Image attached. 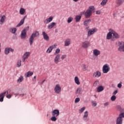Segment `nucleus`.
Listing matches in <instances>:
<instances>
[{
  "label": "nucleus",
  "instance_id": "1",
  "mask_svg": "<svg viewBox=\"0 0 124 124\" xmlns=\"http://www.w3.org/2000/svg\"><path fill=\"white\" fill-rule=\"evenodd\" d=\"M93 11H94V7L93 6H90L89 9L84 13L85 18H90L93 14Z\"/></svg>",
  "mask_w": 124,
  "mask_h": 124
},
{
  "label": "nucleus",
  "instance_id": "2",
  "mask_svg": "<svg viewBox=\"0 0 124 124\" xmlns=\"http://www.w3.org/2000/svg\"><path fill=\"white\" fill-rule=\"evenodd\" d=\"M38 36H39V32L37 31H35L31 34L29 39V42L31 46L32 45V43H33V40H34V38H35V37H37Z\"/></svg>",
  "mask_w": 124,
  "mask_h": 124
},
{
  "label": "nucleus",
  "instance_id": "3",
  "mask_svg": "<svg viewBox=\"0 0 124 124\" xmlns=\"http://www.w3.org/2000/svg\"><path fill=\"white\" fill-rule=\"evenodd\" d=\"M103 73H108L110 71V66L108 64H105L102 68Z\"/></svg>",
  "mask_w": 124,
  "mask_h": 124
},
{
  "label": "nucleus",
  "instance_id": "4",
  "mask_svg": "<svg viewBox=\"0 0 124 124\" xmlns=\"http://www.w3.org/2000/svg\"><path fill=\"white\" fill-rule=\"evenodd\" d=\"M123 118H124V113H122L117 118L116 124H123Z\"/></svg>",
  "mask_w": 124,
  "mask_h": 124
},
{
  "label": "nucleus",
  "instance_id": "5",
  "mask_svg": "<svg viewBox=\"0 0 124 124\" xmlns=\"http://www.w3.org/2000/svg\"><path fill=\"white\" fill-rule=\"evenodd\" d=\"M118 51L120 52H124V42H119L118 43Z\"/></svg>",
  "mask_w": 124,
  "mask_h": 124
},
{
  "label": "nucleus",
  "instance_id": "6",
  "mask_svg": "<svg viewBox=\"0 0 124 124\" xmlns=\"http://www.w3.org/2000/svg\"><path fill=\"white\" fill-rule=\"evenodd\" d=\"M90 44H91L90 43V42L88 41H85L84 42H82L81 46L84 49H87L90 47Z\"/></svg>",
  "mask_w": 124,
  "mask_h": 124
},
{
  "label": "nucleus",
  "instance_id": "7",
  "mask_svg": "<svg viewBox=\"0 0 124 124\" xmlns=\"http://www.w3.org/2000/svg\"><path fill=\"white\" fill-rule=\"evenodd\" d=\"M54 92L55 93L59 94L62 92V87L59 84H57L54 88Z\"/></svg>",
  "mask_w": 124,
  "mask_h": 124
},
{
  "label": "nucleus",
  "instance_id": "8",
  "mask_svg": "<svg viewBox=\"0 0 124 124\" xmlns=\"http://www.w3.org/2000/svg\"><path fill=\"white\" fill-rule=\"evenodd\" d=\"M20 37L21 39H26L27 37V30L24 29L21 31V33L20 34Z\"/></svg>",
  "mask_w": 124,
  "mask_h": 124
},
{
  "label": "nucleus",
  "instance_id": "9",
  "mask_svg": "<svg viewBox=\"0 0 124 124\" xmlns=\"http://www.w3.org/2000/svg\"><path fill=\"white\" fill-rule=\"evenodd\" d=\"M96 31H97L96 28L92 29L88 31L87 35L88 36H91V35L93 34V33L96 32Z\"/></svg>",
  "mask_w": 124,
  "mask_h": 124
},
{
  "label": "nucleus",
  "instance_id": "10",
  "mask_svg": "<svg viewBox=\"0 0 124 124\" xmlns=\"http://www.w3.org/2000/svg\"><path fill=\"white\" fill-rule=\"evenodd\" d=\"M31 55V52H26L22 57V62H24L25 61H26V59H28L30 57Z\"/></svg>",
  "mask_w": 124,
  "mask_h": 124
},
{
  "label": "nucleus",
  "instance_id": "11",
  "mask_svg": "<svg viewBox=\"0 0 124 124\" xmlns=\"http://www.w3.org/2000/svg\"><path fill=\"white\" fill-rule=\"evenodd\" d=\"M89 117V112L88 111H86L84 112V115H83V121L84 122H88L89 121V118H88Z\"/></svg>",
  "mask_w": 124,
  "mask_h": 124
},
{
  "label": "nucleus",
  "instance_id": "12",
  "mask_svg": "<svg viewBox=\"0 0 124 124\" xmlns=\"http://www.w3.org/2000/svg\"><path fill=\"white\" fill-rule=\"evenodd\" d=\"M42 35L43 36L44 39H45V40H46V41H49V40H50V38L49 37V36H48V34L46 32L43 31Z\"/></svg>",
  "mask_w": 124,
  "mask_h": 124
},
{
  "label": "nucleus",
  "instance_id": "13",
  "mask_svg": "<svg viewBox=\"0 0 124 124\" xmlns=\"http://www.w3.org/2000/svg\"><path fill=\"white\" fill-rule=\"evenodd\" d=\"M60 60H61V54H57L54 58L55 63L58 64L60 62Z\"/></svg>",
  "mask_w": 124,
  "mask_h": 124
},
{
  "label": "nucleus",
  "instance_id": "14",
  "mask_svg": "<svg viewBox=\"0 0 124 124\" xmlns=\"http://www.w3.org/2000/svg\"><path fill=\"white\" fill-rule=\"evenodd\" d=\"M93 76L94 78H98L101 76V73L98 71H96L93 73Z\"/></svg>",
  "mask_w": 124,
  "mask_h": 124
},
{
  "label": "nucleus",
  "instance_id": "15",
  "mask_svg": "<svg viewBox=\"0 0 124 124\" xmlns=\"http://www.w3.org/2000/svg\"><path fill=\"white\" fill-rule=\"evenodd\" d=\"M6 93H8V92L6 91L3 93H1L0 94V102H2V101H3V99L4 98L5 94H6Z\"/></svg>",
  "mask_w": 124,
  "mask_h": 124
},
{
  "label": "nucleus",
  "instance_id": "16",
  "mask_svg": "<svg viewBox=\"0 0 124 124\" xmlns=\"http://www.w3.org/2000/svg\"><path fill=\"white\" fill-rule=\"evenodd\" d=\"M112 38H111V40H112V41H114V40H115L114 38H120V35H119L116 32H113L112 31Z\"/></svg>",
  "mask_w": 124,
  "mask_h": 124
},
{
  "label": "nucleus",
  "instance_id": "17",
  "mask_svg": "<svg viewBox=\"0 0 124 124\" xmlns=\"http://www.w3.org/2000/svg\"><path fill=\"white\" fill-rule=\"evenodd\" d=\"M52 114L54 117H58L60 115V111L58 109H55L52 111Z\"/></svg>",
  "mask_w": 124,
  "mask_h": 124
},
{
  "label": "nucleus",
  "instance_id": "18",
  "mask_svg": "<svg viewBox=\"0 0 124 124\" xmlns=\"http://www.w3.org/2000/svg\"><path fill=\"white\" fill-rule=\"evenodd\" d=\"M27 18V16H25L20 21V22L16 25V28H19V27H21L22 25H23L25 22V19Z\"/></svg>",
  "mask_w": 124,
  "mask_h": 124
},
{
  "label": "nucleus",
  "instance_id": "19",
  "mask_svg": "<svg viewBox=\"0 0 124 124\" xmlns=\"http://www.w3.org/2000/svg\"><path fill=\"white\" fill-rule=\"evenodd\" d=\"M6 19V16H1V18L0 19V25H3Z\"/></svg>",
  "mask_w": 124,
  "mask_h": 124
},
{
  "label": "nucleus",
  "instance_id": "20",
  "mask_svg": "<svg viewBox=\"0 0 124 124\" xmlns=\"http://www.w3.org/2000/svg\"><path fill=\"white\" fill-rule=\"evenodd\" d=\"M93 54L94 56L97 57V56H99V55H100V51L98 49H94L93 50Z\"/></svg>",
  "mask_w": 124,
  "mask_h": 124
},
{
  "label": "nucleus",
  "instance_id": "21",
  "mask_svg": "<svg viewBox=\"0 0 124 124\" xmlns=\"http://www.w3.org/2000/svg\"><path fill=\"white\" fill-rule=\"evenodd\" d=\"M71 44V40L70 39H66L65 41L64 46H69Z\"/></svg>",
  "mask_w": 124,
  "mask_h": 124
},
{
  "label": "nucleus",
  "instance_id": "22",
  "mask_svg": "<svg viewBox=\"0 0 124 124\" xmlns=\"http://www.w3.org/2000/svg\"><path fill=\"white\" fill-rule=\"evenodd\" d=\"M32 75H33V72L29 71L25 74V77L26 78H27L28 77H31V76H32Z\"/></svg>",
  "mask_w": 124,
  "mask_h": 124
},
{
  "label": "nucleus",
  "instance_id": "23",
  "mask_svg": "<svg viewBox=\"0 0 124 124\" xmlns=\"http://www.w3.org/2000/svg\"><path fill=\"white\" fill-rule=\"evenodd\" d=\"M53 21V17L52 16H50L49 18H47L45 20V24H49L50 22Z\"/></svg>",
  "mask_w": 124,
  "mask_h": 124
},
{
  "label": "nucleus",
  "instance_id": "24",
  "mask_svg": "<svg viewBox=\"0 0 124 124\" xmlns=\"http://www.w3.org/2000/svg\"><path fill=\"white\" fill-rule=\"evenodd\" d=\"M91 19H86L83 22V25L84 26H85V27H87L88 26V25H89V24H90V23H91Z\"/></svg>",
  "mask_w": 124,
  "mask_h": 124
},
{
  "label": "nucleus",
  "instance_id": "25",
  "mask_svg": "<svg viewBox=\"0 0 124 124\" xmlns=\"http://www.w3.org/2000/svg\"><path fill=\"white\" fill-rule=\"evenodd\" d=\"M112 34H113V31H109L107 35V39H111L112 38Z\"/></svg>",
  "mask_w": 124,
  "mask_h": 124
},
{
  "label": "nucleus",
  "instance_id": "26",
  "mask_svg": "<svg viewBox=\"0 0 124 124\" xmlns=\"http://www.w3.org/2000/svg\"><path fill=\"white\" fill-rule=\"evenodd\" d=\"M81 18H82L81 15H77L76 16L75 18V20H76V22L77 23L78 22H80V20H81Z\"/></svg>",
  "mask_w": 124,
  "mask_h": 124
},
{
  "label": "nucleus",
  "instance_id": "27",
  "mask_svg": "<svg viewBox=\"0 0 124 124\" xmlns=\"http://www.w3.org/2000/svg\"><path fill=\"white\" fill-rule=\"evenodd\" d=\"M55 26H56V23L52 22L48 25L47 28L48 30H51V29H53Z\"/></svg>",
  "mask_w": 124,
  "mask_h": 124
},
{
  "label": "nucleus",
  "instance_id": "28",
  "mask_svg": "<svg viewBox=\"0 0 124 124\" xmlns=\"http://www.w3.org/2000/svg\"><path fill=\"white\" fill-rule=\"evenodd\" d=\"M75 93L76 94H82V88H78Z\"/></svg>",
  "mask_w": 124,
  "mask_h": 124
},
{
  "label": "nucleus",
  "instance_id": "29",
  "mask_svg": "<svg viewBox=\"0 0 124 124\" xmlns=\"http://www.w3.org/2000/svg\"><path fill=\"white\" fill-rule=\"evenodd\" d=\"M75 82L77 85H80V84H81L80 81H79V78L78 77H75Z\"/></svg>",
  "mask_w": 124,
  "mask_h": 124
},
{
  "label": "nucleus",
  "instance_id": "30",
  "mask_svg": "<svg viewBox=\"0 0 124 124\" xmlns=\"http://www.w3.org/2000/svg\"><path fill=\"white\" fill-rule=\"evenodd\" d=\"M24 81V77L20 76L17 80V83H22Z\"/></svg>",
  "mask_w": 124,
  "mask_h": 124
},
{
  "label": "nucleus",
  "instance_id": "31",
  "mask_svg": "<svg viewBox=\"0 0 124 124\" xmlns=\"http://www.w3.org/2000/svg\"><path fill=\"white\" fill-rule=\"evenodd\" d=\"M104 90V88H103V86H100L97 88V92H98V93H100V92H102V91H103Z\"/></svg>",
  "mask_w": 124,
  "mask_h": 124
},
{
  "label": "nucleus",
  "instance_id": "32",
  "mask_svg": "<svg viewBox=\"0 0 124 124\" xmlns=\"http://www.w3.org/2000/svg\"><path fill=\"white\" fill-rule=\"evenodd\" d=\"M116 3L118 5H122L124 3V0H117Z\"/></svg>",
  "mask_w": 124,
  "mask_h": 124
},
{
  "label": "nucleus",
  "instance_id": "33",
  "mask_svg": "<svg viewBox=\"0 0 124 124\" xmlns=\"http://www.w3.org/2000/svg\"><path fill=\"white\" fill-rule=\"evenodd\" d=\"M108 2V0H102L101 2V5H102V6H104V5H106V3H107Z\"/></svg>",
  "mask_w": 124,
  "mask_h": 124
},
{
  "label": "nucleus",
  "instance_id": "34",
  "mask_svg": "<svg viewBox=\"0 0 124 124\" xmlns=\"http://www.w3.org/2000/svg\"><path fill=\"white\" fill-rule=\"evenodd\" d=\"M10 32H12V33H16V31H17V29L16 28H11L10 29Z\"/></svg>",
  "mask_w": 124,
  "mask_h": 124
},
{
  "label": "nucleus",
  "instance_id": "35",
  "mask_svg": "<svg viewBox=\"0 0 124 124\" xmlns=\"http://www.w3.org/2000/svg\"><path fill=\"white\" fill-rule=\"evenodd\" d=\"M25 12H26V11L25 10V9L23 8H21L19 10V13L21 15H24Z\"/></svg>",
  "mask_w": 124,
  "mask_h": 124
},
{
  "label": "nucleus",
  "instance_id": "36",
  "mask_svg": "<svg viewBox=\"0 0 124 124\" xmlns=\"http://www.w3.org/2000/svg\"><path fill=\"white\" fill-rule=\"evenodd\" d=\"M22 65V61L21 60H18L17 62V66L20 67Z\"/></svg>",
  "mask_w": 124,
  "mask_h": 124
},
{
  "label": "nucleus",
  "instance_id": "37",
  "mask_svg": "<svg viewBox=\"0 0 124 124\" xmlns=\"http://www.w3.org/2000/svg\"><path fill=\"white\" fill-rule=\"evenodd\" d=\"M52 51H53L52 48L49 46L47 49V50H46V53H47V54H50V53H51Z\"/></svg>",
  "mask_w": 124,
  "mask_h": 124
},
{
  "label": "nucleus",
  "instance_id": "38",
  "mask_svg": "<svg viewBox=\"0 0 124 124\" xmlns=\"http://www.w3.org/2000/svg\"><path fill=\"white\" fill-rule=\"evenodd\" d=\"M73 20V17H69L68 18L67 22H68V24H70V23H71V22H72Z\"/></svg>",
  "mask_w": 124,
  "mask_h": 124
},
{
  "label": "nucleus",
  "instance_id": "39",
  "mask_svg": "<svg viewBox=\"0 0 124 124\" xmlns=\"http://www.w3.org/2000/svg\"><path fill=\"white\" fill-rule=\"evenodd\" d=\"M57 46H58V44H54L51 45L49 47H51L52 48V50H53V49H56V48H57Z\"/></svg>",
  "mask_w": 124,
  "mask_h": 124
},
{
  "label": "nucleus",
  "instance_id": "40",
  "mask_svg": "<svg viewBox=\"0 0 124 124\" xmlns=\"http://www.w3.org/2000/svg\"><path fill=\"white\" fill-rule=\"evenodd\" d=\"M66 57H67L66 54H63L61 56V59L62 60V61H63V60H64V59H66Z\"/></svg>",
  "mask_w": 124,
  "mask_h": 124
},
{
  "label": "nucleus",
  "instance_id": "41",
  "mask_svg": "<svg viewBox=\"0 0 124 124\" xmlns=\"http://www.w3.org/2000/svg\"><path fill=\"white\" fill-rule=\"evenodd\" d=\"M60 52H61V50L60 49V48H57L56 49L54 54L58 55L59 54Z\"/></svg>",
  "mask_w": 124,
  "mask_h": 124
},
{
  "label": "nucleus",
  "instance_id": "42",
  "mask_svg": "<svg viewBox=\"0 0 124 124\" xmlns=\"http://www.w3.org/2000/svg\"><path fill=\"white\" fill-rule=\"evenodd\" d=\"M82 69L83 71H86L87 70V66L85 64H83Z\"/></svg>",
  "mask_w": 124,
  "mask_h": 124
},
{
  "label": "nucleus",
  "instance_id": "43",
  "mask_svg": "<svg viewBox=\"0 0 124 124\" xmlns=\"http://www.w3.org/2000/svg\"><path fill=\"white\" fill-rule=\"evenodd\" d=\"M85 109H86V107L82 108L79 109V113H83V112L85 111Z\"/></svg>",
  "mask_w": 124,
  "mask_h": 124
},
{
  "label": "nucleus",
  "instance_id": "44",
  "mask_svg": "<svg viewBox=\"0 0 124 124\" xmlns=\"http://www.w3.org/2000/svg\"><path fill=\"white\" fill-rule=\"evenodd\" d=\"M56 116H53L51 117V120L52 121V122H56L57 121V118Z\"/></svg>",
  "mask_w": 124,
  "mask_h": 124
},
{
  "label": "nucleus",
  "instance_id": "45",
  "mask_svg": "<svg viewBox=\"0 0 124 124\" xmlns=\"http://www.w3.org/2000/svg\"><path fill=\"white\" fill-rule=\"evenodd\" d=\"M5 55H8L9 54V50L8 48L5 49Z\"/></svg>",
  "mask_w": 124,
  "mask_h": 124
},
{
  "label": "nucleus",
  "instance_id": "46",
  "mask_svg": "<svg viewBox=\"0 0 124 124\" xmlns=\"http://www.w3.org/2000/svg\"><path fill=\"white\" fill-rule=\"evenodd\" d=\"M111 101H115L116 100V96L113 95L111 97Z\"/></svg>",
  "mask_w": 124,
  "mask_h": 124
},
{
  "label": "nucleus",
  "instance_id": "47",
  "mask_svg": "<svg viewBox=\"0 0 124 124\" xmlns=\"http://www.w3.org/2000/svg\"><path fill=\"white\" fill-rule=\"evenodd\" d=\"M123 82H120V83H119L117 85L118 88H119V89H121V88H122V86H123Z\"/></svg>",
  "mask_w": 124,
  "mask_h": 124
},
{
  "label": "nucleus",
  "instance_id": "48",
  "mask_svg": "<svg viewBox=\"0 0 124 124\" xmlns=\"http://www.w3.org/2000/svg\"><path fill=\"white\" fill-rule=\"evenodd\" d=\"M79 101H80V98H79V97L76 98L75 100V103H78V102H79Z\"/></svg>",
  "mask_w": 124,
  "mask_h": 124
},
{
  "label": "nucleus",
  "instance_id": "49",
  "mask_svg": "<svg viewBox=\"0 0 124 124\" xmlns=\"http://www.w3.org/2000/svg\"><path fill=\"white\" fill-rule=\"evenodd\" d=\"M92 106H94V107H95V106H96L97 105L96 101H93L92 102Z\"/></svg>",
  "mask_w": 124,
  "mask_h": 124
},
{
  "label": "nucleus",
  "instance_id": "50",
  "mask_svg": "<svg viewBox=\"0 0 124 124\" xmlns=\"http://www.w3.org/2000/svg\"><path fill=\"white\" fill-rule=\"evenodd\" d=\"M98 84H99V81L98 80L95 81L94 83V87H96Z\"/></svg>",
  "mask_w": 124,
  "mask_h": 124
},
{
  "label": "nucleus",
  "instance_id": "51",
  "mask_svg": "<svg viewBox=\"0 0 124 124\" xmlns=\"http://www.w3.org/2000/svg\"><path fill=\"white\" fill-rule=\"evenodd\" d=\"M6 97L7 98H9V99L11 98V97H12V95H11V94H9L6 96Z\"/></svg>",
  "mask_w": 124,
  "mask_h": 124
},
{
  "label": "nucleus",
  "instance_id": "52",
  "mask_svg": "<svg viewBox=\"0 0 124 124\" xmlns=\"http://www.w3.org/2000/svg\"><path fill=\"white\" fill-rule=\"evenodd\" d=\"M108 105H109V102H106L104 104V106H105V107H106V106H108Z\"/></svg>",
  "mask_w": 124,
  "mask_h": 124
},
{
  "label": "nucleus",
  "instance_id": "53",
  "mask_svg": "<svg viewBox=\"0 0 124 124\" xmlns=\"http://www.w3.org/2000/svg\"><path fill=\"white\" fill-rule=\"evenodd\" d=\"M8 50H9V52L11 51V52H14V49L11 48H8Z\"/></svg>",
  "mask_w": 124,
  "mask_h": 124
},
{
  "label": "nucleus",
  "instance_id": "54",
  "mask_svg": "<svg viewBox=\"0 0 124 124\" xmlns=\"http://www.w3.org/2000/svg\"><path fill=\"white\" fill-rule=\"evenodd\" d=\"M100 13H101L100 11H97L96 12V14H98V15H99V14H100Z\"/></svg>",
  "mask_w": 124,
  "mask_h": 124
},
{
  "label": "nucleus",
  "instance_id": "55",
  "mask_svg": "<svg viewBox=\"0 0 124 124\" xmlns=\"http://www.w3.org/2000/svg\"><path fill=\"white\" fill-rule=\"evenodd\" d=\"M117 93H118V91H115L113 92V94H117Z\"/></svg>",
  "mask_w": 124,
  "mask_h": 124
},
{
  "label": "nucleus",
  "instance_id": "56",
  "mask_svg": "<svg viewBox=\"0 0 124 124\" xmlns=\"http://www.w3.org/2000/svg\"><path fill=\"white\" fill-rule=\"evenodd\" d=\"M79 0H73V1H74L75 2H77V1H79Z\"/></svg>",
  "mask_w": 124,
  "mask_h": 124
},
{
  "label": "nucleus",
  "instance_id": "57",
  "mask_svg": "<svg viewBox=\"0 0 124 124\" xmlns=\"http://www.w3.org/2000/svg\"><path fill=\"white\" fill-rule=\"evenodd\" d=\"M19 95L20 96L23 97L24 95V93H23V94H20Z\"/></svg>",
  "mask_w": 124,
  "mask_h": 124
},
{
  "label": "nucleus",
  "instance_id": "58",
  "mask_svg": "<svg viewBox=\"0 0 124 124\" xmlns=\"http://www.w3.org/2000/svg\"><path fill=\"white\" fill-rule=\"evenodd\" d=\"M33 79H36V76H34L33 78Z\"/></svg>",
  "mask_w": 124,
  "mask_h": 124
},
{
  "label": "nucleus",
  "instance_id": "59",
  "mask_svg": "<svg viewBox=\"0 0 124 124\" xmlns=\"http://www.w3.org/2000/svg\"><path fill=\"white\" fill-rule=\"evenodd\" d=\"M45 81V79L42 81V84H43V83H44Z\"/></svg>",
  "mask_w": 124,
  "mask_h": 124
},
{
  "label": "nucleus",
  "instance_id": "60",
  "mask_svg": "<svg viewBox=\"0 0 124 124\" xmlns=\"http://www.w3.org/2000/svg\"><path fill=\"white\" fill-rule=\"evenodd\" d=\"M15 95H16V96H17L18 95V94H15Z\"/></svg>",
  "mask_w": 124,
  "mask_h": 124
}]
</instances>
